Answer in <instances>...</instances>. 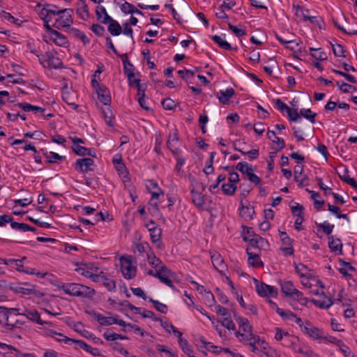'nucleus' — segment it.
Here are the masks:
<instances>
[{
	"mask_svg": "<svg viewBox=\"0 0 357 357\" xmlns=\"http://www.w3.org/2000/svg\"><path fill=\"white\" fill-rule=\"evenodd\" d=\"M333 52L336 56L345 57L344 50L342 45L340 44L333 45Z\"/></svg>",
	"mask_w": 357,
	"mask_h": 357,
	"instance_id": "69168bd1",
	"label": "nucleus"
},
{
	"mask_svg": "<svg viewBox=\"0 0 357 357\" xmlns=\"http://www.w3.org/2000/svg\"><path fill=\"white\" fill-rule=\"evenodd\" d=\"M314 276L315 275L312 273L306 276L301 277V284L307 288H311L314 285V284L312 283V281L314 282Z\"/></svg>",
	"mask_w": 357,
	"mask_h": 357,
	"instance_id": "3c124183",
	"label": "nucleus"
},
{
	"mask_svg": "<svg viewBox=\"0 0 357 357\" xmlns=\"http://www.w3.org/2000/svg\"><path fill=\"white\" fill-rule=\"evenodd\" d=\"M191 194L193 204L197 208H202L205 204L204 197L202 194L195 190L194 189L191 190Z\"/></svg>",
	"mask_w": 357,
	"mask_h": 357,
	"instance_id": "2f4dec72",
	"label": "nucleus"
},
{
	"mask_svg": "<svg viewBox=\"0 0 357 357\" xmlns=\"http://www.w3.org/2000/svg\"><path fill=\"white\" fill-rule=\"evenodd\" d=\"M113 163L115 166V168L116 169V170L120 172V173H122L123 171L125 170L126 169V167L123 164V162H122L121 160V158L119 157V158H113Z\"/></svg>",
	"mask_w": 357,
	"mask_h": 357,
	"instance_id": "774afa93",
	"label": "nucleus"
},
{
	"mask_svg": "<svg viewBox=\"0 0 357 357\" xmlns=\"http://www.w3.org/2000/svg\"><path fill=\"white\" fill-rule=\"evenodd\" d=\"M289 119L291 121H298L301 120V114L297 112V109L292 110L289 108V111L287 112Z\"/></svg>",
	"mask_w": 357,
	"mask_h": 357,
	"instance_id": "0e129e2a",
	"label": "nucleus"
},
{
	"mask_svg": "<svg viewBox=\"0 0 357 357\" xmlns=\"http://www.w3.org/2000/svg\"><path fill=\"white\" fill-rule=\"evenodd\" d=\"M73 149L74 152L78 155H90L93 157L95 156L94 151L84 147L80 144L73 145Z\"/></svg>",
	"mask_w": 357,
	"mask_h": 357,
	"instance_id": "7c9ffc66",
	"label": "nucleus"
},
{
	"mask_svg": "<svg viewBox=\"0 0 357 357\" xmlns=\"http://www.w3.org/2000/svg\"><path fill=\"white\" fill-rule=\"evenodd\" d=\"M211 259L214 268L222 275H226L227 264L220 254L216 251L210 252Z\"/></svg>",
	"mask_w": 357,
	"mask_h": 357,
	"instance_id": "1a4fd4ad",
	"label": "nucleus"
},
{
	"mask_svg": "<svg viewBox=\"0 0 357 357\" xmlns=\"http://www.w3.org/2000/svg\"><path fill=\"white\" fill-rule=\"evenodd\" d=\"M333 73H335V74H337L340 76L344 77L348 82H349L351 84L357 83L356 79L353 75H351L349 73H344V72H342L340 70H333Z\"/></svg>",
	"mask_w": 357,
	"mask_h": 357,
	"instance_id": "bf43d9fd",
	"label": "nucleus"
},
{
	"mask_svg": "<svg viewBox=\"0 0 357 357\" xmlns=\"http://www.w3.org/2000/svg\"><path fill=\"white\" fill-rule=\"evenodd\" d=\"M321 295L324 296V300H316L312 299V303L317 307L322 309H328L329 308L333 303L334 301L329 297H327L324 292L321 294Z\"/></svg>",
	"mask_w": 357,
	"mask_h": 357,
	"instance_id": "bb28decb",
	"label": "nucleus"
},
{
	"mask_svg": "<svg viewBox=\"0 0 357 357\" xmlns=\"http://www.w3.org/2000/svg\"><path fill=\"white\" fill-rule=\"evenodd\" d=\"M73 10L69 8L56 10V17H55V22L53 26L58 29L66 28L67 30H68L71 29L72 27L70 26L73 24Z\"/></svg>",
	"mask_w": 357,
	"mask_h": 357,
	"instance_id": "7ed1b4c3",
	"label": "nucleus"
},
{
	"mask_svg": "<svg viewBox=\"0 0 357 357\" xmlns=\"http://www.w3.org/2000/svg\"><path fill=\"white\" fill-rule=\"evenodd\" d=\"M64 158L65 156H61L58 153L52 151L47 155V161L49 163L56 162L57 160H61Z\"/></svg>",
	"mask_w": 357,
	"mask_h": 357,
	"instance_id": "680f3d73",
	"label": "nucleus"
},
{
	"mask_svg": "<svg viewBox=\"0 0 357 357\" xmlns=\"http://www.w3.org/2000/svg\"><path fill=\"white\" fill-rule=\"evenodd\" d=\"M296 272L298 274L300 278L306 276L308 274L312 273L310 269H309L305 265L303 264H296L295 266Z\"/></svg>",
	"mask_w": 357,
	"mask_h": 357,
	"instance_id": "49530a36",
	"label": "nucleus"
},
{
	"mask_svg": "<svg viewBox=\"0 0 357 357\" xmlns=\"http://www.w3.org/2000/svg\"><path fill=\"white\" fill-rule=\"evenodd\" d=\"M102 284L107 288V289L111 292L115 291L116 289V282L109 278H107L104 275L102 280Z\"/></svg>",
	"mask_w": 357,
	"mask_h": 357,
	"instance_id": "79ce46f5",
	"label": "nucleus"
},
{
	"mask_svg": "<svg viewBox=\"0 0 357 357\" xmlns=\"http://www.w3.org/2000/svg\"><path fill=\"white\" fill-rule=\"evenodd\" d=\"M67 33L74 38L82 40L84 45H88L90 43V39L86 36V34L80 30L72 27L68 30H66Z\"/></svg>",
	"mask_w": 357,
	"mask_h": 357,
	"instance_id": "412c9836",
	"label": "nucleus"
},
{
	"mask_svg": "<svg viewBox=\"0 0 357 357\" xmlns=\"http://www.w3.org/2000/svg\"><path fill=\"white\" fill-rule=\"evenodd\" d=\"M247 252L248 255V261L249 264H250L251 266H257V267L263 266V263L261 261L260 257L258 255H252V253L248 252V250H247Z\"/></svg>",
	"mask_w": 357,
	"mask_h": 357,
	"instance_id": "c03bdc74",
	"label": "nucleus"
},
{
	"mask_svg": "<svg viewBox=\"0 0 357 357\" xmlns=\"http://www.w3.org/2000/svg\"><path fill=\"white\" fill-rule=\"evenodd\" d=\"M167 146L173 154H178L180 147V141L176 129H174L173 132L169 134Z\"/></svg>",
	"mask_w": 357,
	"mask_h": 357,
	"instance_id": "4468645a",
	"label": "nucleus"
},
{
	"mask_svg": "<svg viewBox=\"0 0 357 357\" xmlns=\"http://www.w3.org/2000/svg\"><path fill=\"white\" fill-rule=\"evenodd\" d=\"M303 331L314 340H319L324 337L323 331L312 326L308 321L303 326Z\"/></svg>",
	"mask_w": 357,
	"mask_h": 357,
	"instance_id": "dca6fc26",
	"label": "nucleus"
},
{
	"mask_svg": "<svg viewBox=\"0 0 357 357\" xmlns=\"http://www.w3.org/2000/svg\"><path fill=\"white\" fill-rule=\"evenodd\" d=\"M20 315L24 316L31 320V321L36 322L39 325H52V322L48 321H43L40 318V313L36 310H29L25 308L22 313H18Z\"/></svg>",
	"mask_w": 357,
	"mask_h": 357,
	"instance_id": "f8f14e48",
	"label": "nucleus"
},
{
	"mask_svg": "<svg viewBox=\"0 0 357 357\" xmlns=\"http://www.w3.org/2000/svg\"><path fill=\"white\" fill-rule=\"evenodd\" d=\"M96 15L97 20L105 24H107L109 20H112V17L107 14L105 8L102 6H96Z\"/></svg>",
	"mask_w": 357,
	"mask_h": 357,
	"instance_id": "5701e85b",
	"label": "nucleus"
},
{
	"mask_svg": "<svg viewBox=\"0 0 357 357\" xmlns=\"http://www.w3.org/2000/svg\"><path fill=\"white\" fill-rule=\"evenodd\" d=\"M39 61L45 68H60L62 67V61L52 52H48L42 56H39Z\"/></svg>",
	"mask_w": 357,
	"mask_h": 357,
	"instance_id": "0eeeda50",
	"label": "nucleus"
},
{
	"mask_svg": "<svg viewBox=\"0 0 357 357\" xmlns=\"http://www.w3.org/2000/svg\"><path fill=\"white\" fill-rule=\"evenodd\" d=\"M128 78L130 83L132 85H135L138 89L137 95H140V92L142 91L140 88L139 79L135 78V74L132 72L128 73Z\"/></svg>",
	"mask_w": 357,
	"mask_h": 357,
	"instance_id": "13d9d810",
	"label": "nucleus"
},
{
	"mask_svg": "<svg viewBox=\"0 0 357 357\" xmlns=\"http://www.w3.org/2000/svg\"><path fill=\"white\" fill-rule=\"evenodd\" d=\"M235 169L241 172L243 174L246 175L247 177L254 172L252 166L246 162H238Z\"/></svg>",
	"mask_w": 357,
	"mask_h": 357,
	"instance_id": "c756f323",
	"label": "nucleus"
},
{
	"mask_svg": "<svg viewBox=\"0 0 357 357\" xmlns=\"http://www.w3.org/2000/svg\"><path fill=\"white\" fill-rule=\"evenodd\" d=\"M54 339L59 343H63L68 346H73L75 342L74 338L68 337L61 333H58Z\"/></svg>",
	"mask_w": 357,
	"mask_h": 357,
	"instance_id": "a19ab883",
	"label": "nucleus"
},
{
	"mask_svg": "<svg viewBox=\"0 0 357 357\" xmlns=\"http://www.w3.org/2000/svg\"><path fill=\"white\" fill-rule=\"evenodd\" d=\"M235 319L239 326V331L236 333V336L240 342H246L253 352L259 347L265 349L266 342L261 340L258 335L253 334L252 327L248 319L235 316Z\"/></svg>",
	"mask_w": 357,
	"mask_h": 357,
	"instance_id": "f257e3e1",
	"label": "nucleus"
},
{
	"mask_svg": "<svg viewBox=\"0 0 357 357\" xmlns=\"http://www.w3.org/2000/svg\"><path fill=\"white\" fill-rule=\"evenodd\" d=\"M15 291L24 296L33 295L37 297L44 296L43 293L35 289V286L29 283L20 284L15 287Z\"/></svg>",
	"mask_w": 357,
	"mask_h": 357,
	"instance_id": "9b49d317",
	"label": "nucleus"
},
{
	"mask_svg": "<svg viewBox=\"0 0 357 357\" xmlns=\"http://www.w3.org/2000/svg\"><path fill=\"white\" fill-rule=\"evenodd\" d=\"M348 172L349 171L347 167H343L342 173H338L340 178L354 188H357V182L354 178L349 176Z\"/></svg>",
	"mask_w": 357,
	"mask_h": 357,
	"instance_id": "473e14b6",
	"label": "nucleus"
},
{
	"mask_svg": "<svg viewBox=\"0 0 357 357\" xmlns=\"http://www.w3.org/2000/svg\"><path fill=\"white\" fill-rule=\"evenodd\" d=\"M61 288L66 294L72 296L91 298L95 294L93 288L77 283L63 284Z\"/></svg>",
	"mask_w": 357,
	"mask_h": 357,
	"instance_id": "f03ea898",
	"label": "nucleus"
},
{
	"mask_svg": "<svg viewBox=\"0 0 357 357\" xmlns=\"http://www.w3.org/2000/svg\"><path fill=\"white\" fill-rule=\"evenodd\" d=\"M121 271L123 277L130 280L135 277L137 268L132 264L131 259L128 257H122L120 259Z\"/></svg>",
	"mask_w": 357,
	"mask_h": 357,
	"instance_id": "6e6552de",
	"label": "nucleus"
},
{
	"mask_svg": "<svg viewBox=\"0 0 357 357\" xmlns=\"http://www.w3.org/2000/svg\"><path fill=\"white\" fill-rule=\"evenodd\" d=\"M225 169L229 172V182L236 184L239 181V176L237 172L234 171L231 167H225Z\"/></svg>",
	"mask_w": 357,
	"mask_h": 357,
	"instance_id": "de8ad7c7",
	"label": "nucleus"
},
{
	"mask_svg": "<svg viewBox=\"0 0 357 357\" xmlns=\"http://www.w3.org/2000/svg\"><path fill=\"white\" fill-rule=\"evenodd\" d=\"M26 259L24 257L20 259H6V265L11 268H15L17 271L21 272L23 268V261Z\"/></svg>",
	"mask_w": 357,
	"mask_h": 357,
	"instance_id": "c85d7f7f",
	"label": "nucleus"
},
{
	"mask_svg": "<svg viewBox=\"0 0 357 357\" xmlns=\"http://www.w3.org/2000/svg\"><path fill=\"white\" fill-rule=\"evenodd\" d=\"M267 137L273 142V143L278 145V150L280 151L285 147V142L284 139L276 136L275 131L268 130Z\"/></svg>",
	"mask_w": 357,
	"mask_h": 357,
	"instance_id": "cd10ccee",
	"label": "nucleus"
},
{
	"mask_svg": "<svg viewBox=\"0 0 357 357\" xmlns=\"http://www.w3.org/2000/svg\"><path fill=\"white\" fill-rule=\"evenodd\" d=\"M149 301L153 303L154 307L160 312L166 314L167 312V306L158 301L149 298Z\"/></svg>",
	"mask_w": 357,
	"mask_h": 357,
	"instance_id": "864d4df0",
	"label": "nucleus"
},
{
	"mask_svg": "<svg viewBox=\"0 0 357 357\" xmlns=\"http://www.w3.org/2000/svg\"><path fill=\"white\" fill-rule=\"evenodd\" d=\"M211 39L214 43L218 44L220 47L224 50H229L231 49V45L227 42L221 36H213Z\"/></svg>",
	"mask_w": 357,
	"mask_h": 357,
	"instance_id": "e433bc0d",
	"label": "nucleus"
},
{
	"mask_svg": "<svg viewBox=\"0 0 357 357\" xmlns=\"http://www.w3.org/2000/svg\"><path fill=\"white\" fill-rule=\"evenodd\" d=\"M291 213L296 218H303V206L298 203L291 207Z\"/></svg>",
	"mask_w": 357,
	"mask_h": 357,
	"instance_id": "5fc2aeb1",
	"label": "nucleus"
},
{
	"mask_svg": "<svg viewBox=\"0 0 357 357\" xmlns=\"http://www.w3.org/2000/svg\"><path fill=\"white\" fill-rule=\"evenodd\" d=\"M251 245L258 248L266 249V248L269 246V244L267 240L257 236L255 237V240L252 241Z\"/></svg>",
	"mask_w": 357,
	"mask_h": 357,
	"instance_id": "58836bf2",
	"label": "nucleus"
},
{
	"mask_svg": "<svg viewBox=\"0 0 357 357\" xmlns=\"http://www.w3.org/2000/svg\"><path fill=\"white\" fill-rule=\"evenodd\" d=\"M162 105L165 109L172 110L176 107V103L171 98H165L162 101Z\"/></svg>",
	"mask_w": 357,
	"mask_h": 357,
	"instance_id": "338daca9",
	"label": "nucleus"
},
{
	"mask_svg": "<svg viewBox=\"0 0 357 357\" xmlns=\"http://www.w3.org/2000/svg\"><path fill=\"white\" fill-rule=\"evenodd\" d=\"M146 274L159 279L161 282L168 287H173V282L170 279L172 271L166 266L157 271H154L153 269L147 270Z\"/></svg>",
	"mask_w": 357,
	"mask_h": 357,
	"instance_id": "423d86ee",
	"label": "nucleus"
},
{
	"mask_svg": "<svg viewBox=\"0 0 357 357\" xmlns=\"http://www.w3.org/2000/svg\"><path fill=\"white\" fill-rule=\"evenodd\" d=\"M336 84L338 86L339 89L344 93H349L351 91H356L355 86H354L351 84H347L344 82H337L336 83Z\"/></svg>",
	"mask_w": 357,
	"mask_h": 357,
	"instance_id": "6e6d98bb",
	"label": "nucleus"
},
{
	"mask_svg": "<svg viewBox=\"0 0 357 357\" xmlns=\"http://www.w3.org/2000/svg\"><path fill=\"white\" fill-rule=\"evenodd\" d=\"M91 86L96 90L98 100L106 106L111 104L110 91L105 85L100 84L96 79H91Z\"/></svg>",
	"mask_w": 357,
	"mask_h": 357,
	"instance_id": "39448f33",
	"label": "nucleus"
},
{
	"mask_svg": "<svg viewBox=\"0 0 357 357\" xmlns=\"http://www.w3.org/2000/svg\"><path fill=\"white\" fill-rule=\"evenodd\" d=\"M10 227L15 230H18L20 231H27V229H29V225L26 223H19L16 222H10Z\"/></svg>",
	"mask_w": 357,
	"mask_h": 357,
	"instance_id": "052dcab7",
	"label": "nucleus"
},
{
	"mask_svg": "<svg viewBox=\"0 0 357 357\" xmlns=\"http://www.w3.org/2000/svg\"><path fill=\"white\" fill-rule=\"evenodd\" d=\"M103 119L109 126H112V111L109 107L102 112Z\"/></svg>",
	"mask_w": 357,
	"mask_h": 357,
	"instance_id": "e2e57ef3",
	"label": "nucleus"
},
{
	"mask_svg": "<svg viewBox=\"0 0 357 357\" xmlns=\"http://www.w3.org/2000/svg\"><path fill=\"white\" fill-rule=\"evenodd\" d=\"M240 215L245 220H250L255 214L254 208L250 205L244 206L243 201L240 202Z\"/></svg>",
	"mask_w": 357,
	"mask_h": 357,
	"instance_id": "4be33fe9",
	"label": "nucleus"
},
{
	"mask_svg": "<svg viewBox=\"0 0 357 357\" xmlns=\"http://www.w3.org/2000/svg\"><path fill=\"white\" fill-rule=\"evenodd\" d=\"M0 323L4 324L7 330L13 331L19 321L10 322V311L8 308L0 306Z\"/></svg>",
	"mask_w": 357,
	"mask_h": 357,
	"instance_id": "ddd939ff",
	"label": "nucleus"
},
{
	"mask_svg": "<svg viewBox=\"0 0 357 357\" xmlns=\"http://www.w3.org/2000/svg\"><path fill=\"white\" fill-rule=\"evenodd\" d=\"M73 347L75 350L82 349L87 353H89L92 348V347H91L89 344H88L83 340L77 339H75V342H73Z\"/></svg>",
	"mask_w": 357,
	"mask_h": 357,
	"instance_id": "ea45409f",
	"label": "nucleus"
},
{
	"mask_svg": "<svg viewBox=\"0 0 357 357\" xmlns=\"http://www.w3.org/2000/svg\"><path fill=\"white\" fill-rule=\"evenodd\" d=\"M94 165V162L91 158H84L77 160L75 162V169L82 173H86L92 171V167Z\"/></svg>",
	"mask_w": 357,
	"mask_h": 357,
	"instance_id": "a211bd4d",
	"label": "nucleus"
},
{
	"mask_svg": "<svg viewBox=\"0 0 357 357\" xmlns=\"http://www.w3.org/2000/svg\"><path fill=\"white\" fill-rule=\"evenodd\" d=\"M278 314L285 320H292L294 317H296V315L291 312L290 310L284 311L280 307H277Z\"/></svg>",
	"mask_w": 357,
	"mask_h": 357,
	"instance_id": "603ef678",
	"label": "nucleus"
},
{
	"mask_svg": "<svg viewBox=\"0 0 357 357\" xmlns=\"http://www.w3.org/2000/svg\"><path fill=\"white\" fill-rule=\"evenodd\" d=\"M49 40L60 47H66L68 45V40L67 38L57 31H53V35L49 36Z\"/></svg>",
	"mask_w": 357,
	"mask_h": 357,
	"instance_id": "6ab92c4d",
	"label": "nucleus"
},
{
	"mask_svg": "<svg viewBox=\"0 0 357 357\" xmlns=\"http://www.w3.org/2000/svg\"><path fill=\"white\" fill-rule=\"evenodd\" d=\"M317 226L319 228H321L323 230V231L327 235H330L334 229V225L330 224L327 221H325L323 223L318 224Z\"/></svg>",
	"mask_w": 357,
	"mask_h": 357,
	"instance_id": "4d7b16f0",
	"label": "nucleus"
},
{
	"mask_svg": "<svg viewBox=\"0 0 357 357\" xmlns=\"http://www.w3.org/2000/svg\"><path fill=\"white\" fill-rule=\"evenodd\" d=\"M73 96H75V93L73 92L70 93L69 91H64L63 92L62 98L68 105L72 106L73 109H76L77 105L73 100Z\"/></svg>",
	"mask_w": 357,
	"mask_h": 357,
	"instance_id": "37998d69",
	"label": "nucleus"
},
{
	"mask_svg": "<svg viewBox=\"0 0 357 357\" xmlns=\"http://www.w3.org/2000/svg\"><path fill=\"white\" fill-rule=\"evenodd\" d=\"M149 231L150 232V236L151 241L154 243L157 242H160L161 238V229L158 227H153L149 228Z\"/></svg>",
	"mask_w": 357,
	"mask_h": 357,
	"instance_id": "4c0bfd02",
	"label": "nucleus"
},
{
	"mask_svg": "<svg viewBox=\"0 0 357 357\" xmlns=\"http://www.w3.org/2000/svg\"><path fill=\"white\" fill-rule=\"evenodd\" d=\"M236 185L234 183H224L222 185V190L224 194L227 195H233L235 194L236 190Z\"/></svg>",
	"mask_w": 357,
	"mask_h": 357,
	"instance_id": "8fccbe9b",
	"label": "nucleus"
},
{
	"mask_svg": "<svg viewBox=\"0 0 357 357\" xmlns=\"http://www.w3.org/2000/svg\"><path fill=\"white\" fill-rule=\"evenodd\" d=\"M77 13L78 16L83 20L89 18V7L84 0H79L77 2Z\"/></svg>",
	"mask_w": 357,
	"mask_h": 357,
	"instance_id": "aec40b11",
	"label": "nucleus"
},
{
	"mask_svg": "<svg viewBox=\"0 0 357 357\" xmlns=\"http://www.w3.org/2000/svg\"><path fill=\"white\" fill-rule=\"evenodd\" d=\"M18 107L22 109L25 112H43L45 109L38 106H34L27 102H20L16 105Z\"/></svg>",
	"mask_w": 357,
	"mask_h": 357,
	"instance_id": "f704fd0d",
	"label": "nucleus"
},
{
	"mask_svg": "<svg viewBox=\"0 0 357 357\" xmlns=\"http://www.w3.org/2000/svg\"><path fill=\"white\" fill-rule=\"evenodd\" d=\"M151 250V248L148 243L141 242L137 243L134 245V252H138L139 254H144Z\"/></svg>",
	"mask_w": 357,
	"mask_h": 357,
	"instance_id": "a18cd8bd",
	"label": "nucleus"
},
{
	"mask_svg": "<svg viewBox=\"0 0 357 357\" xmlns=\"http://www.w3.org/2000/svg\"><path fill=\"white\" fill-rule=\"evenodd\" d=\"M256 289L258 294L261 297L275 298L278 296L277 288L263 282L257 284Z\"/></svg>",
	"mask_w": 357,
	"mask_h": 357,
	"instance_id": "9d476101",
	"label": "nucleus"
},
{
	"mask_svg": "<svg viewBox=\"0 0 357 357\" xmlns=\"http://www.w3.org/2000/svg\"><path fill=\"white\" fill-rule=\"evenodd\" d=\"M147 261L154 268V271H157L165 266L152 252H147Z\"/></svg>",
	"mask_w": 357,
	"mask_h": 357,
	"instance_id": "b1692460",
	"label": "nucleus"
},
{
	"mask_svg": "<svg viewBox=\"0 0 357 357\" xmlns=\"http://www.w3.org/2000/svg\"><path fill=\"white\" fill-rule=\"evenodd\" d=\"M108 24V31L112 36H119L121 33L122 27L117 21L112 18V20H109V22Z\"/></svg>",
	"mask_w": 357,
	"mask_h": 357,
	"instance_id": "72a5a7b5",
	"label": "nucleus"
},
{
	"mask_svg": "<svg viewBox=\"0 0 357 357\" xmlns=\"http://www.w3.org/2000/svg\"><path fill=\"white\" fill-rule=\"evenodd\" d=\"M282 291L286 296L293 298L298 301L302 305H306L308 300L303 296L301 291L295 288L293 283L290 281L284 282L282 285Z\"/></svg>",
	"mask_w": 357,
	"mask_h": 357,
	"instance_id": "20e7f679",
	"label": "nucleus"
},
{
	"mask_svg": "<svg viewBox=\"0 0 357 357\" xmlns=\"http://www.w3.org/2000/svg\"><path fill=\"white\" fill-rule=\"evenodd\" d=\"M301 116H303L306 119L309 120L311 123L315 122L316 113L312 112L310 109H302L300 110Z\"/></svg>",
	"mask_w": 357,
	"mask_h": 357,
	"instance_id": "09e8293b",
	"label": "nucleus"
},
{
	"mask_svg": "<svg viewBox=\"0 0 357 357\" xmlns=\"http://www.w3.org/2000/svg\"><path fill=\"white\" fill-rule=\"evenodd\" d=\"M151 198L149 202V210H151L152 213H156L159 212V199L160 197H164L163 191L160 188H157V190L151 191Z\"/></svg>",
	"mask_w": 357,
	"mask_h": 357,
	"instance_id": "f3484780",
	"label": "nucleus"
},
{
	"mask_svg": "<svg viewBox=\"0 0 357 357\" xmlns=\"http://www.w3.org/2000/svg\"><path fill=\"white\" fill-rule=\"evenodd\" d=\"M235 91L232 88H228L225 91H220L218 94L219 101L224 104L227 105L229 102L230 98L234 95Z\"/></svg>",
	"mask_w": 357,
	"mask_h": 357,
	"instance_id": "393cba45",
	"label": "nucleus"
},
{
	"mask_svg": "<svg viewBox=\"0 0 357 357\" xmlns=\"http://www.w3.org/2000/svg\"><path fill=\"white\" fill-rule=\"evenodd\" d=\"M243 239L244 241L249 242V243L252 244V241L255 240V237L257 236L254 234L253 229L252 227H243Z\"/></svg>",
	"mask_w": 357,
	"mask_h": 357,
	"instance_id": "c9c22d12",
	"label": "nucleus"
},
{
	"mask_svg": "<svg viewBox=\"0 0 357 357\" xmlns=\"http://www.w3.org/2000/svg\"><path fill=\"white\" fill-rule=\"evenodd\" d=\"M96 319L102 325L111 326L112 324H118L121 326H126L127 325L123 320L118 319V316L105 317L101 314H98L96 315Z\"/></svg>",
	"mask_w": 357,
	"mask_h": 357,
	"instance_id": "2eb2a0df",
	"label": "nucleus"
},
{
	"mask_svg": "<svg viewBox=\"0 0 357 357\" xmlns=\"http://www.w3.org/2000/svg\"><path fill=\"white\" fill-rule=\"evenodd\" d=\"M328 246L332 252H337L338 255L342 254V244L338 238L333 236L329 237Z\"/></svg>",
	"mask_w": 357,
	"mask_h": 357,
	"instance_id": "a878e982",
	"label": "nucleus"
}]
</instances>
